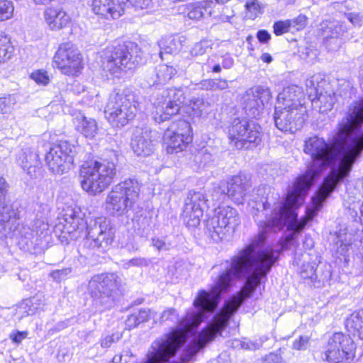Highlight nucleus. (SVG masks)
Here are the masks:
<instances>
[{
	"label": "nucleus",
	"instance_id": "obj_1",
	"mask_svg": "<svg viewBox=\"0 0 363 363\" xmlns=\"http://www.w3.org/2000/svg\"><path fill=\"white\" fill-rule=\"evenodd\" d=\"M363 89V70L360 72ZM363 150V100L354 102L339 123L331 143L316 135L304 141L303 152L311 162L306 172L296 178L281 201L270 186L262 185L257 196L249 199L266 211L273 205L265 220L254 218L259 233L238 254L226 261V267L212 286H233L245 279L244 286H259L280 254L291 246L298 247V235L322 208L336 186L346 178Z\"/></svg>",
	"mask_w": 363,
	"mask_h": 363
},
{
	"label": "nucleus",
	"instance_id": "obj_2",
	"mask_svg": "<svg viewBox=\"0 0 363 363\" xmlns=\"http://www.w3.org/2000/svg\"><path fill=\"white\" fill-rule=\"evenodd\" d=\"M62 233L70 240H77L85 237L83 247L89 250L106 252L115 237L111 220L105 217L91 220L89 223L73 208H68L63 217Z\"/></svg>",
	"mask_w": 363,
	"mask_h": 363
},
{
	"label": "nucleus",
	"instance_id": "obj_3",
	"mask_svg": "<svg viewBox=\"0 0 363 363\" xmlns=\"http://www.w3.org/2000/svg\"><path fill=\"white\" fill-rule=\"evenodd\" d=\"M139 110L136 94L130 88L115 89L105 107V117L112 126L121 128L134 119Z\"/></svg>",
	"mask_w": 363,
	"mask_h": 363
},
{
	"label": "nucleus",
	"instance_id": "obj_4",
	"mask_svg": "<svg viewBox=\"0 0 363 363\" xmlns=\"http://www.w3.org/2000/svg\"><path fill=\"white\" fill-rule=\"evenodd\" d=\"M116 174V164L113 162L96 160L85 162L79 171L80 184L83 190L96 196L111 184Z\"/></svg>",
	"mask_w": 363,
	"mask_h": 363
},
{
	"label": "nucleus",
	"instance_id": "obj_5",
	"mask_svg": "<svg viewBox=\"0 0 363 363\" xmlns=\"http://www.w3.org/2000/svg\"><path fill=\"white\" fill-rule=\"evenodd\" d=\"M117 279V275L113 273L96 274L91 277L88 291L96 311L111 308L121 296Z\"/></svg>",
	"mask_w": 363,
	"mask_h": 363
},
{
	"label": "nucleus",
	"instance_id": "obj_6",
	"mask_svg": "<svg viewBox=\"0 0 363 363\" xmlns=\"http://www.w3.org/2000/svg\"><path fill=\"white\" fill-rule=\"evenodd\" d=\"M140 185L135 179H128L115 185L108 194L105 208L113 216H122L131 210L139 196Z\"/></svg>",
	"mask_w": 363,
	"mask_h": 363
},
{
	"label": "nucleus",
	"instance_id": "obj_7",
	"mask_svg": "<svg viewBox=\"0 0 363 363\" xmlns=\"http://www.w3.org/2000/svg\"><path fill=\"white\" fill-rule=\"evenodd\" d=\"M236 209L225 206L216 209L215 215L206 221V233L214 242L231 237L240 225Z\"/></svg>",
	"mask_w": 363,
	"mask_h": 363
},
{
	"label": "nucleus",
	"instance_id": "obj_8",
	"mask_svg": "<svg viewBox=\"0 0 363 363\" xmlns=\"http://www.w3.org/2000/svg\"><path fill=\"white\" fill-rule=\"evenodd\" d=\"M261 127L246 118H235L228 128L230 144L237 150L257 147L261 141Z\"/></svg>",
	"mask_w": 363,
	"mask_h": 363
},
{
	"label": "nucleus",
	"instance_id": "obj_9",
	"mask_svg": "<svg viewBox=\"0 0 363 363\" xmlns=\"http://www.w3.org/2000/svg\"><path fill=\"white\" fill-rule=\"evenodd\" d=\"M184 101V94L181 89L171 88L160 90L155 96L153 102L156 109L155 121L163 122L179 113Z\"/></svg>",
	"mask_w": 363,
	"mask_h": 363
},
{
	"label": "nucleus",
	"instance_id": "obj_10",
	"mask_svg": "<svg viewBox=\"0 0 363 363\" xmlns=\"http://www.w3.org/2000/svg\"><path fill=\"white\" fill-rule=\"evenodd\" d=\"M356 345L350 335L342 332L333 333L328 339L325 358L328 363H350L354 357Z\"/></svg>",
	"mask_w": 363,
	"mask_h": 363
},
{
	"label": "nucleus",
	"instance_id": "obj_11",
	"mask_svg": "<svg viewBox=\"0 0 363 363\" xmlns=\"http://www.w3.org/2000/svg\"><path fill=\"white\" fill-rule=\"evenodd\" d=\"M48 226L42 219L33 221L32 228L22 226L18 231L19 245L25 250L31 253H38L43 250L48 243L47 240Z\"/></svg>",
	"mask_w": 363,
	"mask_h": 363
},
{
	"label": "nucleus",
	"instance_id": "obj_12",
	"mask_svg": "<svg viewBox=\"0 0 363 363\" xmlns=\"http://www.w3.org/2000/svg\"><path fill=\"white\" fill-rule=\"evenodd\" d=\"M75 153L74 145L67 141H60L50 148L45 161L52 173L62 174L71 169Z\"/></svg>",
	"mask_w": 363,
	"mask_h": 363
},
{
	"label": "nucleus",
	"instance_id": "obj_13",
	"mask_svg": "<svg viewBox=\"0 0 363 363\" xmlns=\"http://www.w3.org/2000/svg\"><path fill=\"white\" fill-rule=\"evenodd\" d=\"M190 125L185 121H179L168 128L163 135L164 147L168 154L182 152L192 138L189 134Z\"/></svg>",
	"mask_w": 363,
	"mask_h": 363
},
{
	"label": "nucleus",
	"instance_id": "obj_14",
	"mask_svg": "<svg viewBox=\"0 0 363 363\" xmlns=\"http://www.w3.org/2000/svg\"><path fill=\"white\" fill-rule=\"evenodd\" d=\"M133 47H108L111 50L108 52L111 55L108 57L106 62H104V69L108 71L116 77L120 78L125 69H131L135 67L138 61L133 58L130 50Z\"/></svg>",
	"mask_w": 363,
	"mask_h": 363
},
{
	"label": "nucleus",
	"instance_id": "obj_15",
	"mask_svg": "<svg viewBox=\"0 0 363 363\" xmlns=\"http://www.w3.org/2000/svg\"><path fill=\"white\" fill-rule=\"evenodd\" d=\"M306 112L286 106L276 105L274 113L275 125L282 132L294 133L303 126Z\"/></svg>",
	"mask_w": 363,
	"mask_h": 363
},
{
	"label": "nucleus",
	"instance_id": "obj_16",
	"mask_svg": "<svg viewBox=\"0 0 363 363\" xmlns=\"http://www.w3.org/2000/svg\"><path fill=\"white\" fill-rule=\"evenodd\" d=\"M208 200L203 193L190 191L184 201L182 211L184 222L189 228H195L200 224Z\"/></svg>",
	"mask_w": 363,
	"mask_h": 363
},
{
	"label": "nucleus",
	"instance_id": "obj_17",
	"mask_svg": "<svg viewBox=\"0 0 363 363\" xmlns=\"http://www.w3.org/2000/svg\"><path fill=\"white\" fill-rule=\"evenodd\" d=\"M83 59L79 51L74 47H59L53 58V62L61 72L74 76L83 68Z\"/></svg>",
	"mask_w": 363,
	"mask_h": 363
},
{
	"label": "nucleus",
	"instance_id": "obj_18",
	"mask_svg": "<svg viewBox=\"0 0 363 363\" xmlns=\"http://www.w3.org/2000/svg\"><path fill=\"white\" fill-rule=\"evenodd\" d=\"M271 98L272 94L269 88L262 86H253L247 89L242 96L243 108L247 115L257 118Z\"/></svg>",
	"mask_w": 363,
	"mask_h": 363
},
{
	"label": "nucleus",
	"instance_id": "obj_19",
	"mask_svg": "<svg viewBox=\"0 0 363 363\" xmlns=\"http://www.w3.org/2000/svg\"><path fill=\"white\" fill-rule=\"evenodd\" d=\"M329 85L323 80L320 74L313 75L306 81V91L310 97L313 96L323 106V111L331 110L335 103V94L332 89H327L325 86Z\"/></svg>",
	"mask_w": 363,
	"mask_h": 363
},
{
	"label": "nucleus",
	"instance_id": "obj_20",
	"mask_svg": "<svg viewBox=\"0 0 363 363\" xmlns=\"http://www.w3.org/2000/svg\"><path fill=\"white\" fill-rule=\"evenodd\" d=\"M157 133L147 127L136 128L131 138V148L138 156L147 157L155 150Z\"/></svg>",
	"mask_w": 363,
	"mask_h": 363
},
{
	"label": "nucleus",
	"instance_id": "obj_21",
	"mask_svg": "<svg viewBox=\"0 0 363 363\" xmlns=\"http://www.w3.org/2000/svg\"><path fill=\"white\" fill-rule=\"evenodd\" d=\"M127 1L133 3L134 0H94L92 9L105 18L118 19L124 13Z\"/></svg>",
	"mask_w": 363,
	"mask_h": 363
},
{
	"label": "nucleus",
	"instance_id": "obj_22",
	"mask_svg": "<svg viewBox=\"0 0 363 363\" xmlns=\"http://www.w3.org/2000/svg\"><path fill=\"white\" fill-rule=\"evenodd\" d=\"M16 160L17 164L30 177L35 176L36 168L40 165L37 150L30 147H23L17 153Z\"/></svg>",
	"mask_w": 363,
	"mask_h": 363
},
{
	"label": "nucleus",
	"instance_id": "obj_23",
	"mask_svg": "<svg viewBox=\"0 0 363 363\" xmlns=\"http://www.w3.org/2000/svg\"><path fill=\"white\" fill-rule=\"evenodd\" d=\"M302 96L303 92L299 86L290 85L284 88L283 91L278 94L277 105L306 111L301 101Z\"/></svg>",
	"mask_w": 363,
	"mask_h": 363
},
{
	"label": "nucleus",
	"instance_id": "obj_24",
	"mask_svg": "<svg viewBox=\"0 0 363 363\" xmlns=\"http://www.w3.org/2000/svg\"><path fill=\"white\" fill-rule=\"evenodd\" d=\"M44 19L52 30H58L66 27L71 21L70 16L63 10L48 7L44 11Z\"/></svg>",
	"mask_w": 363,
	"mask_h": 363
},
{
	"label": "nucleus",
	"instance_id": "obj_25",
	"mask_svg": "<svg viewBox=\"0 0 363 363\" xmlns=\"http://www.w3.org/2000/svg\"><path fill=\"white\" fill-rule=\"evenodd\" d=\"M247 187L248 184L244 182L240 176H235L229 182L225 183L228 196L238 204L246 199Z\"/></svg>",
	"mask_w": 363,
	"mask_h": 363
},
{
	"label": "nucleus",
	"instance_id": "obj_26",
	"mask_svg": "<svg viewBox=\"0 0 363 363\" xmlns=\"http://www.w3.org/2000/svg\"><path fill=\"white\" fill-rule=\"evenodd\" d=\"M74 124L76 130L86 138L92 139L97 133L98 125L96 121L81 113L74 118Z\"/></svg>",
	"mask_w": 363,
	"mask_h": 363
},
{
	"label": "nucleus",
	"instance_id": "obj_27",
	"mask_svg": "<svg viewBox=\"0 0 363 363\" xmlns=\"http://www.w3.org/2000/svg\"><path fill=\"white\" fill-rule=\"evenodd\" d=\"M216 3L213 1H199L186 5L187 16L191 20H199L205 16H211Z\"/></svg>",
	"mask_w": 363,
	"mask_h": 363
},
{
	"label": "nucleus",
	"instance_id": "obj_28",
	"mask_svg": "<svg viewBox=\"0 0 363 363\" xmlns=\"http://www.w3.org/2000/svg\"><path fill=\"white\" fill-rule=\"evenodd\" d=\"M321 35L324 40L336 38L342 35L347 27L344 23L337 21H324L320 25Z\"/></svg>",
	"mask_w": 363,
	"mask_h": 363
},
{
	"label": "nucleus",
	"instance_id": "obj_29",
	"mask_svg": "<svg viewBox=\"0 0 363 363\" xmlns=\"http://www.w3.org/2000/svg\"><path fill=\"white\" fill-rule=\"evenodd\" d=\"M347 330L363 340V311L352 313L345 320Z\"/></svg>",
	"mask_w": 363,
	"mask_h": 363
},
{
	"label": "nucleus",
	"instance_id": "obj_30",
	"mask_svg": "<svg viewBox=\"0 0 363 363\" xmlns=\"http://www.w3.org/2000/svg\"><path fill=\"white\" fill-rule=\"evenodd\" d=\"M19 212L17 209H14L13 206L6 203V199L0 206V220L4 223H9L13 220L19 219Z\"/></svg>",
	"mask_w": 363,
	"mask_h": 363
},
{
	"label": "nucleus",
	"instance_id": "obj_31",
	"mask_svg": "<svg viewBox=\"0 0 363 363\" xmlns=\"http://www.w3.org/2000/svg\"><path fill=\"white\" fill-rule=\"evenodd\" d=\"M156 76L157 78V83L164 84L168 82L176 74V69L167 65H160L156 67Z\"/></svg>",
	"mask_w": 363,
	"mask_h": 363
},
{
	"label": "nucleus",
	"instance_id": "obj_32",
	"mask_svg": "<svg viewBox=\"0 0 363 363\" xmlns=\"http://www.w3.org/2000/svg\"><path fill=\"white\" fill-rule=\"evenodd\" d=\"M246 16L250 19H255L263 13V6L258 0H251L246 3Z\"/></svg>",
	"mask_w": 363,
	"mask_h": 363
},
{
	"label": "nucleus",
	"instance_id": "obj_33",
	"mask_svg": "<svg viewBox=\"0 0 363 363\" xmlns=\"http://www.w3.org/2000/svg\"><path fill=\"white\" fill-rule=\"evenodd\" d=\"M299 57L310 63H313L318 56V51L315 47H298Z\"/></svg>",
	"mask_w": 363,
	"mask_h": 363
},
{
	"label": "nucleus",
	"instance_id": "obj_34",
	"mask_svg": "<svg viewBox=\"0 0 363 363\" xmlns=\"http://www.w3.org/2000/svg\"><path fill=\"white\" fill-rule=\"evenodd\" d=\"M16 104V99L13 95L0 97V113L5 114L11 113Z\"/></svg>",
	"mask_w": 363,
	"mask_h": 363
},
{
	"label": "nucleus",
	"instance_id": "obj_35",
	"mask_svg": "<svg viewBox=\"0 0 363 363\" xmlns=\"http://www.w3.org/2000/svg\"><path fill=\"white\" fill-rule=\"evenodd\" d=\"M194 160L199 167H205L213 161V155L207 149L202 148L195 155Z\"/></svg>",
	"mask_w": 363,
	"mask_h": 363
},
{
	"label": "nucleus",
	"instance_id": "obj_36",
	"mask_svg": "<svg viewBox=\"0 0 363 363\" xmlns=\"http://www.w3.org/2000/svg\"><path fill=\"white\" fill-rule=\"evenodd\" d=\"M13 3L9 0H0V21L9 19L13 13Z\"/></svg>",
	"mask_w": 363,
	"mask_h": 363
},
{
	"label": "nucleus",
	"instance_id": "obj_37",
	"mask_svg": "<svg viewBox=\"0 0 363 363\" xmlns=\"http://www.w3.org/2000/svg\"><path fill=\"white\" fill-rule=\"evenodd\" d=\"M152 245L158 251H167L172 247V244L167 237L152 238Z\"/></svg>",
	"mask_w": 363,
	"mask_h": 363
},
{
	"label": "nucleus",
	"instance_id": "obj_38",
	"mask_svg": "<svg viewBox=\"0 0 363 363\" xmlns=\"http://www.w3.org/2000/svg\"><path fill=\"white\" fill-rule=\"evenodd\" d=\"M185 38L178 35H169L162 38L158 45H182Z\"/></svg>",
	"mask_w": 363,
	"mask_h": 363
},
{
	"label": "nucleus",
	"instance_id": "obj_39",
	"mask_svg": "<svg viewBox=\"0 0 363 363\" xmlns=\"http://www.w3.org/2000/svg\"><path fill=\"white\" fill-rule=\"evenodd\" d=\"M38 301V299L35 296L25 301L24 308L28 315H33L40 309V304Z\"/></svg>",
	"mask_w": 363,
	"mask_h": 363
},
{
	"label": "nucleus",
	"instance_id": "obj_40",
	"mask_svg": "<svg viewBox=\"0 0 363 363\" xmlns=\"http://www.w3.org/2000/svg\"><path fill=\"white\" fill-rule=\"evenodd\" d=\"M212 199L215 201L220 202L228 196L225 182H220L217 186H215L211 194Z\"/></svg>",
	"mask_w": 363,
	"mask_h": 363
},
{
	"label": "nucleus",
	"instance_id": "obj_41",
	"mask_svg": "<svg viewBox=\"0 0 363 363\" xmlns=\"http://www.w3.org/2000/svg\"><path fill=\"white\" fill-rule=\"evenodd\" d=\"M273 29L274 33L277 35H281L292 30L289 20L275 22L273 26Z\"/></svg>",
	"mask_w": 363,
	"mask_h": 363
},
{
	"label": "nucleus",
	"instance_id": "obj_42",
	"mask_svg": "<svg viewBox=\"0 0 363 363\" xmlns=\"http://www.w3.org/2000/svg\"><path fill=\"white\" fill-rule=\"evenodd\" d=\"M139 230H141V236L146 237L150 229L151 218L150 216H141L138 220Z\"/></svg>",
	"mask_w": 363,
	"mask_h": 363
},
{
	"label": "nucleus",
	"instance_id": "obj_43",
	"mask_svg": "<svg viewBox=\"0 0 363 363\" xmlns=\"http://www.w3.org/2000/svg\"><path fill=\"white\" fill-rule=\"evenodd\" d=\"M208 88L211 90H223L228 87V82L223 79H213L208 80L207 84Z\"/></svg>",
	"mask_w": 363,
	"mask_h": 363
},
{
	"label": "nucleus",
	"instance_id": "obj_44",
	"mask_svg": "<svg viewBox=\"0 0 363 363\" xmlns=\"http://www.w3.org/2000/svg\"><path fill=\"white\" fill-rule=\"evenodd\" d=\"M307 20H308V18L305 15L300 14L296 18L289 20V21H290V25L291 26V29L300 30L303 29L306 27V23H307Z\"/></svg>",
	"mask_w": 363,
	"mask_h": 363
},
{
	"label": "nucleus",
	"instance_id": "obj_45",
	"mask_svg": "<svg viewBox=\"0 0 363 363\" xmlns=\"http://www.w3.org/2000/svg\"><path fill=\"white\" fill-rule=\"evenodd\" d=\"M30 78L38 84L47 85L49 83V77L45 71L37 70L30 74Z\"/></svg>",
	"mask_w": 363,
	"mask_h": 363
},
{
	"label": "nucleus",
	"instance_id": "obj_46",
	"mask_svg": "<svg viewBox=\"0 0 363 363\" xmlns=\"http://www.w3.org/2000/svg\"><path fill=\"white\" fill-rule=\"evenodd\" d=\"M72 269L70 267L57 269L50 273V277L56 281H61L68 277L71 274Z\"/></svg>",
	"mask_w": 363,
	"mask_h": 363
},
{
	"label": "nucleus",
	"instance_id": "obj_47",
	"mask_svg": "<svg viewBox=\"0 0 363 363\" xmlns=\"http://www.w3.org/2000/svg\"><path fill=\"white\" fill-rule=\"evenodd\" d=\"M283 359L281 354V350L274 352H270L263 357L264 363H282Z\"/></svg>",
	"mask_w": 363,
	"mask_h": 363
},
{
	"label": "nucleus",
	"instance_id": "obj_48",
	"mask_svg": "<svg viewBox=\"0 0 363 363\" xmlns=\"http://www.w3.org/2000/svg\"><path fill=\"white\" fill-rule=\"evenodd\" d=\"M28 331L13 330L9 334V338L16 345H19L22 341L28 337Z\"/></svg>",
	"mask_w": 363,
	"mask_h": 363
},
{
	"label": "nucleus",
	"instance_id": "obj_49",
	"mask_svg": "<svg viewBox=\"0 0 363 363\" xmlns=\"http://www.w3.org/2000/svg\"><path fill=\"white\" fill-rule=\"evenodd\" d=\"M309 337L308 336H299L298 339H296L293 342V348L297 350H305L309 345Z\"/></svg>",
	"mask_w": 363,
	"mask_h": 363
},
{
	"label": "nucleus",
	"instance_id": "obj_50",
	"mask_svg": "<svg viewBox=\"0 0 363 363\" xmlns=\"http://www.w3.org/2000/svg\"><path fill=\"white\" fill-rule=\"evenodd\" d=\"M148 264L149 262L146 259L142 257H135L129 259L124 264V266L125 268H130L131 267H147Z\"/></svg>",
	"mask_w": 363,
	"mask_h": 363
},
{
	"label": "nucleus",
	"instance_id": "obj_51",
	"mask_svg": "<svg viewBox=\"0 0 363 363\" xmlns=\"http://www.w3.org/2000/svg\"><path fill=\"white\" fill-rule=\"evenodd\" d=\"M178 319V313L174 308H169L162 312L160 316V321L165 322L167 320L174 321Z\"/></svg>",
	"mask_w": 363,
	"mask_h": 363
},
{
	"label": "nucleus",
	"instance_id": "obj_52",
	"mask_svg": "<svg viewBox=\"0 0 363 363\" xmlns=\"http://www.w3.org/2000/svg\"><path fill=\"white\" fill-rule=\"evenodd\" d=\"M241 348L247 350H256L262 347V342L258 341H242L240 343Z\"/></svg>",
	"mask_w": 363,
	"mask_h": 363
},
{
	"label": "nucleus",
	"instance_id": "obj_53",
	"mask_svg": "<svg viewBox=\"0 0 363 363\" xmlns=\"http://www.w3.org/2000/svg\"><path fill=\"white\" fill-rule=\"evenodd\" d=\"M120 338L121 335L119 334H112L111 335L106 336L101 340V345L104 348H108L112 343L118 341Z\"/></svg>",
	"mask_w": 363,
	"mask_h": 363
},
{
	"label": "nucleus",
	"instance_id": "obj_54",
	"mask_svg": "<svg viewBox=\"0 0 363 363\" xmlns=\"http://www.w3.org/2000/svg\"><path fill=\"white\" fill-rule=\"evenodd\" d=\"M346 17L354 26L359 27L362 26V17L359 14L349 13L346 14Z\"/></svg>",
	"mask_w": 363,
	"mask_h": 363
},
{
	"label": "nucleus",
	"instance_id": "obj_55",
	"mask_svg": "<svg viewBox=\"0 0 363 363\" xmlns=\"http://www.w3.org/2000/svg\"><path fill=\"white\" fill-rule=\"evenodd\" d=\"M136 315L140 323L146 322L150 317V310L148 308L140 309Z\"/></svg>",
	"mask_w": 363,
	"mask_h": 363
},
{
	"label": "nucleus",
	"instance_id": "obj_56",
	"mask_svg": "<svg viewBox=\"0 0 363 363\" xmlns=\"http://www.w3.org/2000/svg\"><path fill=\"white\" fill-rule=\"evenodd\" d=\"M257 38L260 43H267L271 38V35L266 30H260L257 33Z\"/></svg>",
	"mask_w": 363,
	"mask_h": 363
},
{
	"label": "nucleus",
	"instance_id": "obj_57",
	"mask_svg": "<svg viewBox=\"0 0 363 363\" xmlns=\"http://www.w3.org/2000/svg\"><path fill=\"white\" fill-rule=\"evenodd\" d=\"M140 323L136 314H131L126 320V325L129 328H135Z\"/></svg>",
	"mask_w": 363,
	"mask_h": 363
},
{
	"label": "nucleus",
	"instance_id": "obj_58",
	"mask_svg": "<svg viewBox=\"0 0 363 363\" xmlns=\"http://www.w3.org/2000/svg\"><path fill=\"white\" fill-rule=\"evenodd\" d=\"M11 50H9L6 47H0V63L10 58Z\"/></svg>",
	"mask_w": 363,
	"mask_h": 363
},
{
	"label": "nucleus",
	"instance_id": "obj_59",
	"mask_svg": "<svg viewBox=\"0 0 363 363\" xmlns=\"http://www.w3.org/2000/svg\"><path fill=\"white\" fill-rule=\"evenodd\" d=\"M233 64H234L233 59L230 57H227L223 59L222 65H223V68L229 69V68L232 67Z\"/></svg>",
	"mask_w": 363,
	"mask_h": 363
},
{
	"label": "nucleus",
	"instance_id": "obj_60",
	"mask_svg": "<svg viewBox=\"0 0 363 363\" xmlns=\"http://www.w3.org/2000/svg\"><path fill=\"white\" fill-rule=\"evenodd\" d=\"M315 272V269H314V267L311 266L309 273L305 276V275H303V272H302V277H303L304 278H308L311 280H315L317 278V276Z\"/></svg>",
	"mask_w": 363,
	"mask_h": 363
},
{
	"label": "nucleus",
	"instance_id": "obj_61",
	"mask_svg": "<svg viewBox=\"0 0 363 363\" xmlns=\"http://www.w3.org/2000/svg\"><path fill=\"white\" fill-rule=\"evenodd\" d=\"M261 60L267 64L270 63L272 61V57L269 53H264L261 56Z\"/></svg>",
	"mask_w": 363,
	"mask_h": 363
},
{
	"label": "nucleus",
	"instance_id": "obj_62",
	"mask_svg": "<svg viewBox=\"0 0 363 363\" xmlns=\"http://www.w3.org/2000/svg\"><path fill=\"white\" fill-rule=\"evenodd\" d=\"M9 43V39L6 36L0 34V45H6Z\"/></svg>",
	"mask_w": 363,
	"mask_h": 363
},
{
	"label": "nucleus",
	"instance_id": "obj_63",
	"mask_svg": "<svg viewBox=\"0 0 363 363\" xmlns=\"http://www.w3.org/2000/svg\"><path fill=\"white\" fill-rule=\"evenodd\" d=\"M170 50H171V47L166 46V47H163L162 50L161 49L160 50V57L162 60H164V57H163L164 52L169 53Z\"/></svg>",
	"mask_w": 363,
	"mask_h": 363
},
{
	"label": "nucleus",
	"instance_id": "obj_64",
	"mask_svg": "<svg viewBox=\"0 0 363 363\" xmlns=\"http://www.w3.org/2000/svg\"><path fill=\"white\" fill-rule=\"evenodd\" d=\"M212 70L213 72L218 73L221 71V67L219 64H216L213 67Z\"/></svg>",
	"mask_w": 363,
	"mask_h": 363
}]
</instances>
